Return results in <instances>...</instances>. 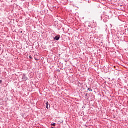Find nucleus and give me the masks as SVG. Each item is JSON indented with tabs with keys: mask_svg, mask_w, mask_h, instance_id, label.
I'll return each mask as SVG.
<instances>
[{
	"mask_svg": "<svg viewBox=\"0 0 128 128\" xmlns=\"http://www.w3.org/2000/svg\"><path fill=\"white\" fill-rule=\"evenodd\" d=\"M88 90H90V88H88Z\"/></svg>",
	"mask_w": 128,
	"mask_h": 128,
	"instance_id": "nucleus-7",
	"label": "nucleus"
},
{
	"mask_svg": "<svg viewBox=\"0 0 128 128\" xmlns=\"http://www.w3.org/2000/svg\"><path fill=\"white\" fill-rule=\"evenodd\" d=\"M52 126H56V123L52 124Z\"/></svg>",
	"mask_w": 128,
	"mask_h": 128,
	"instance_id": "nucleus-3",
	"label": "nucleus"
},
{
	"mask_svg": "<svg viewBox=\"0 0 128 128\" xmlns=\"http://www.w3.org/2000/svg\"><path fill=\"white\" fill-rule=\"evenodd\" d=\"M90 92H92V89H90Z\"/></svg>",
	"mask_w": 128,
	"mask_h": 128,
	"instance_id": "nucleus-5",
	"label": "nucleus"
},
{
	"mask_svg": "<svg viewBox=\"0 0 128 128\" xmlns=\"http://www.w3.org/2000/svg\"><path fill=\"white\" fill-rule=\"evenodd\" d=\"M30 58H31V57H30Z\"/></svg>",
	"mask_w": 128,
	"mask_h": 128,
	"instance_id": "nucleus-8",
	"label": "nucleus"
},
{
	"mask_svg": "<svg viewBox=\"0 0 128 128\" xmlns=\"http://www.w3.org/2000/svg\"><path fill=\"white\" fill-rule=\"evenodd\" d=\"M96 26L94 24V26H92V28H94Z\"/></svg>",
	"mask_w": 128,
	"mask_h": 128,
	"instance_id": "nucleus-4",
	"label": "nucleus"
},
{
	"mask_svg": "<svg viewBox=\"0 0 128 128\" xmlns=\"http://www.w3.org/2000/svg\"><path fill=\"white\" fill-rule=\"evenodd\" d=\"M52 128H54V127H52Z\"/></svg>",
	"mask_w": 128,
	"mask_h": 128,
	"instance_id": "nucleus-9",
	"label": "nucleus"
},
{
	"mask_svg": "<svg viewBox=\"0 0 128 128\" xmlns=\"http://www.w3.org/2000/svg\"><path fill=\"white\" fill-rule=\"evenodd\" d=\"M54 40H60V35H58L55 36Z\"/></svg>",
	"mask_w": 128,
	"mask_h": 128,
	"instance_id": "nucleus-1",
	"label": "nucleus"
},
{
	"mask_svg": "<svg viewBox=\"0 0 128 128\" xmlns=\"http://www.w3.org/2000/svg\"><path fill=\"white\" fill-rule=\"evenodd\" d=\"M0 82H2V80H0Z\"/></svg>",
	"mask_w": 128,
	"mask_h": 128,
	"instance_id": "nucleus-6",
	"label": "nucleus"
},
{
	"mask_svg": "<svg viewBox=\"0 0 128 128\" xmlns=\"http://www.w3.org/2000/svg\"><path fill=\"white\" fill-rule=\"evenodd\" d=\"M46 108H48V102H46Z\"/></svg>",
	"mask_w": 128,
	"mask_h": 128,
	"instance_id": "nucleus-2",
	"label": "nucleus"
}]
</instances>
